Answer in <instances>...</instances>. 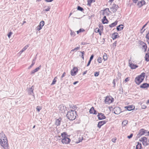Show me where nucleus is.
<instances>
[{
  "mask_svg": "<svg viewBox=\"0 0 149 149\" xmlns=\"http://www.w3.org/2000/svg\"><path fill=\"white\" fill-rule=\"evenodd\" d=\"M0 144L4 149H8V144L7 138L3 132L0 133Z\"/></svg>",
  "mask_w": 149,
  "mask_h": 149,
  "instance_id": "nucleus-1",
  "label": "nucleus"
},
{
  "mask_svg": "<svg viewBox=\"0 0 149 149\" xmlns=\"http://www.w3.org/2000/svg\"><path fill=\"white\" fill-rule=\"evenodd\" d=\"M76 112L72 110L68 112L66 116L70 120H73L76 118Z\"/></svg>",
  "mask_w": 149,
  "mask_h": 149,
  "instance_id": "nucleus-2",
  "label": "nucleus"
},
{
  "mask_svg": "<svg viewBox=\"0 0 149 149\" xmlns=\"http://www.w3.org/2000/svg\"><path fill=\"white\" fill-rule=\"evenodd\" d=\"M145 77V73H143L135 78V82L138 85H139L144 80Z\"/></svg>",
  "mask_w": 149,
  "mask_h": 149,
  "instance_id": "nucleus-3",
  "label": "nucleus"
},
{
  "mask_svg": "<svg viewBox=\"0 0 149 149\" xmlns=\"http://www.w3.org/2000/svg\"><path fill=\"white\" fill-rule=\"evenodd\" d=\"M66 135V134L65 132H63L61 134V136L63 138L61 140V142L63 144H68L69 143L70 141V139L68 138Z\"/></svg>",
  "mask_w": 149,
  "mask_h": 149,
  "instance_id": "nucleus-4",
  "label": "nucleus"
},
{
  "mask_svg": "<svg viewBox=\"0 0 149 149\" xmlns=\"http://www.w3.org/2000/svg\"><path fill=\"white\" fill-rule=\"evenodd\" d=\"M139 46L142 49L144 50V52H146L147 48L146 44L143 42L141 40L139 41Z\"/></svg>",
  "mask_w": 149,
  "mask_h": 149,
  "instance_id": "nucleus-5",
  "label": "nucleus"
},
{
  "mask_svg": "<svg viewBox=\"0 0 149 149\" xmlns=\"http://www.w3.org/2000/svg\"><path fill=\"white\" fill-rule=\"evenodd\" d=\"M113 99L111 97H107L105 100V102L106 104H110L113 101Z\"/></svg>",
  "mask_w": 149,
  "mask_h": 149,
  "instance_id": "nucleus-6",
  "label": "nucleus"
},
{
  "mask_svg": "<svg viewBox=\"0 0 149 149\" xmlns=\"http://www.w3.org/2000/svg\"><path fill=\"white\" fill-rule=\"evenodd\" d=\"M78 69L76 67H74L71 71V75L72 76H75L78 72Z\"/></svg>",
  "mask_w": 149,
  "mask_h": 149,
  "instance_id": "nucleus-7",
  "label": "nucleus"
},
{
  "mask_svg": "<svg viewBox=\"0 0 149 149\" xmlns=\"http://www.w3.org/2000/svg\"><path fill=\"white\" fill-rule=\"evenodd\" d=\"M118 8V6L115 4H113L111 8V11L113 13L116 12Z\"/></svg>",
  "mask_w": 149,
  "mask_h": 149,
  "instance_id": "nucleus-8",
  "label": "nucleus"
},
{
  "mask_svg": "<svg viewBox=\"0 0 149 149\" xmlns=\"http://www.w3.org/2000/svg\"><path fill=\"white\" fill-rule=\"evenodd\" d=\"M113 113L116 114H119L121 112L120 108L118 107H116L113 109Z\"/></svg>",
  "mask_w": 149,
  "mask_h": 149,
  "instance_id": "nucleus-9",
  "label": "nucleus"
},
{
  "mask_svg": "<svg viewBox=\"0 0 149 149\" xmlns=\"http://www.w3.org/2000/svg\"><path fill=\"white\" fill-rule=\"evenodd\" d=\"M140 141H142L143 144L144 146H146L148 145L147 139L145 137H143L141 138Z\"/></svg>",
  "mask_w": 149,
  "mask_h": 149,
  "instance_id": "nucleus-10",
  "label": "nucleus"
},
{
  "mask_svg": "<svg viewBox=\"0 0 149 149\" xmlns=\"http://www.w3.org/2000/svg\"><path fill=\"white\" fill-rule=\"evenodd\" d=\"M59 108L60 112L62 113L64 112L66 109V107L63 105H60Z\"/></svg>",
  "mask_w": 149,
  "mask_h": 149,
  "instance_id": "nucleus-11",
  "label": "nucleus"
},
{
  "mask_svg": "<svg viewBox=\"0 0 149 149\" xmlns=\"http://www.w3.org/2000/svg\"><path fill=\"white\" fill-rule=\"evenodd\" d=\"M33 88L32 87L29 88L28 90V92L29 94L32 95L33 96V100L35 99V96L34 95L33 93Z\"/></svg>",
  "mask_w": 149,
  "mask_h": 149,
  "instance_id": "nucleus-12",
  "label": "nucleus"
},
{
  "mask_svg": "<svg viewBox=\"0 0 149 149\" xmlns=\"http://www.w3.org/2000/svg\"><path fill=\"white\" fill-rule=\"evenodd\" d=\"M147 131L146 130H145L143 129H142L140 131L139 133L138 134V136H140L144 134L147 133Z\"/></svg>",
  "mask_w": 149,
  "mask_h": 149,
  "instance_id": "nucleus-13",
  "label": "nucleus"
},
{
  "mask_svg": "<svg viewBox=\"0 0 149 149\" xmlns=\"http://www.w3.org/2000/svg\"><path fill=\"white\" fill-rule=\"evenodd\" d=\"M97 117L99 120L104 119L106 118L104 114L102 113H99L97 115Z\"/></svg>",
  "mask_w": 149,
  "mask_h": 149,
  "instance_id": "nucleus-14",
  "label": "nucleus"
},
{
  "mask_svg": "<svg viewBox=\"0 0 149 149\" xmlns=\"http://www.w3.org/2000/svg\"><path fill=\"white\" fill-rule=\"evenodd\" d=\"M106 121L105 120H103L100 121L97 125V127L99 128H100L101 126L103 125L104 124L106 123Z\"/></svg>",
  "mask_w": 149,
  "mask_h": 149,
  "instance_id": "nucleus-15",
  "label": "nucleus"
},
{
  "mask_svg": "<svg viewBox=\"0 0 149 149\" xmlns=\"http://www.w3.org/2000/svg\"><path fill=\"white\" fill-rule=\"evenodd\" d=\"M119 37L118 34L117 32L113 33L112 35V38L113 40L115 39L116 38Z\"/></svg>",
  "mask_w": 149,
  "mask_h": 149,
  "instance_id": "nucleus-16",
  "label": "nucleus"
},
{
  "mask_svg": "<svg viewBox=\"0 0 149 149\" xmlns=\"http://www.w3.org/2000/svg\"><path fill=\"white\" fill-rule=\"evenodd\" d=\"M140 87L143 88H147L149 87V84L147 83H143L140 86Z\"/></svg>",
  "mask_w": 149,
  "mask_h": 149,
  "instance_id": "nucleus-17",
  "label": "nucleus"
},
{
  "mask_svg": "<svg viewBox=\"0 0 149 149\" xmlns=\"http://www.w3.org/2000/svg\"><path fill=\"white\" fill-rule=\"evenodd\" d=\"M61 119V118H59L58 119L56 120L55 121V124L57 125H59L60 124Z\"/></svg>",
  "mask_w": 149,
  "mask_h": 149,
  "instance_id": "nucleus-18",
  "label": "nucleus"
},
{
  "mask_svg": "<svg viewBox=\"0 0 149 149\" xmlns=\"http://www.w3.org/2000/svg\"><path fill=\"white\" fill-rule=\"evenodd\" d=\"M29 45H27L25 46L19 52V53L21 54L24 51H25L29 47Z\"/></svg>",
  "mask_w": 149,
  "mask_h": 149,
  "instance_id": "nucleus-19",
  "label": "nucleus"
},
{
  "mask_svg": "<svg viewBox=\"0 0 149 149\" xmlns=\"http://www.w3.org/2000/svg\"><path fill=\"white\" fill-rule=\"evenodd\" d=\"M124 27L123 25L121 24L120 25L117 27V29L118 31H120L122 30Z\"/></svg>",
  "mask_w": 149,
  "mask_h": 149,
  "instance_id": "nucleus-20",
  "label": "nucleus"
},
{
  "mask_svg": "<svg viewBox=\"0 0 149 149\" xmlns=\"http://www.w3.org/2000/svg\"><path fill=\"white\" fill-rule=\"evenodd\" d=\"M96 111L94 110L93 107H92L89 111V112L90 113H92L93 114H96Z\"/></svg>",
  "mask_w": 149,
  "mask_h": 149,
  "instance_id": "nucleus-21",
  "label": "nucleus"
},
{
  "mask_svg": "<svg viewBox=\"0 0 149 149\" xmlns=\"http://www.w3.org/2000/svg\"><path fill=\"white\" fill-rule=\"evenodd\" d=\"M145 58L147 61H149V48L148 50V53L146 54L145 56Z\"/></svg>",
  "mask_w": 149,
  "mask_h": 149,
  "instance_id": "nucleus-22",
  "label": "nucleus"
},
{
  "mask_svg": "<svg viewBox=\"0 0 149 149\" xmlns=\"http://www.w3.org/2000/svg\"><path fill=\"white\" fill-rule=\"evenodd\" d=\"M108 20L106 18V16H104L102 19V22L103 24H106L107 23Z\"/></svg>",
  "mask_w": 149,
  "mask_h": 149,
  "instance_id": "nucleus-23",
  "label": "nucleus"
},
{
  "mask_svg": "<svg viewBox=\"0 0 149 149\" xmlns=\"http://www.w3.org/2000/svg\"><path fill=\"white\" fill-rule=\"evenodd\" d=\"M40 68V66L39 67L35 69L32 71L31 72V74H34V73L37 72L39 70Z\"/></svg>",
  "mask_w": 149,
  "mask_h": 149,
  "instance_id": "nucleus-24",
  "label": "nucleus"
},
{
  "mask_svg": "<svg viewBox=\"0 0 149 149\" xmlns=\"http://www.w3.org/2000/svg\"><path fill=\"white\" fill-rule=\"evenodd\" d=\"M137 143V144L136 145V149H141V143L138 142Z\"/></svg>",
  "mask_w": 149,
  "mask_h": 149,
  "instance_id": "nucleus-25",
  "label": "nucleus"
},
{
  "mask_svg": "<svg viewBox=\"0 0 149 149\" xmlns=\"http://www.w3.org/2000/svg\"><path fill=\"white\" fill-rule=\"evenodd\" d=\"M117 21H115L114 22L112 23L111 24H110L109 25V26L110 27H113L114 26H115L116 25H117Z\"/></svg>",
  "mask_w": 149,
  "mask_h": 149,
  "instance_id": "nucleus-26",
  "label": "nucleus"
},
{
  "mask_svg": "<svg viewBox=\"0 0 149 149\" xmlns=\"http://www.w3.org/2000/svg\"><path fill=\"white\" fill-rule=\"evenodd\" d=\"M95 32L96 33H99V34L100 35H101V30H100V29L97 28H96L95 29Z\"/></svg>",
  "mask_w": 149,
  "mask_h": 149,
  "instance_id": "nucleus-27",
  "label": "nucleus"
},
{
  "mask_svg": "<svg viewBox=\"0 0 149 149\" xmlns=\"http://www.w3.org/2000/svg\"><path fill=\"white\" fill-rule=\"evenodd\" d=\"M128 111H131L133 109V107L131 106H128L125 107Z\"/></svg>",
  "mask_w": 149,
  "mask_h": 149,
  "instance_id": "nucleus-28",
  "label": "nucleus"
},
{
  "mask_svg": "<svg viewBox=\"0 0 149 149\" xmlns=\"http://www.w3.org/2000/svg\"><path fill=\"white\" fill-rule=\"evenodd\" d=\"M44 21H42L40 22L39 25L38 26L42 28V27L44 26Z\"/></svg>",
  "mask_w": 149,
  "mask_h": 149,
  "instance_id": "nucleus-29",
  "label": "nucleus"
},
{
  "mask_svg": "<svg viewBox=\"0 0 149 149\" xmlns=\"http://www.w3.org/2000/svg\"><path fill=\"white\" fill-rule=\"evenodd\" d=\"M107 56L106 54L104 53L103 56V59L104 61L106 60L107 59Z\"/></svg>",
  "mask_w": 149,
  "mask_h": 149,
  "instance_id": "nucleus-30",
  "label": "nucleus"
},
{
  "mask_svg": "<svg viewBox=\"0 0 149 149\" xmlns=\"http://www.w3.org/2000/svg\"><path fill=\"white\" fill-rule=\"evenodd\" d=\"M128 121L127 120H125L123 121L122 122V125L123 126H125L127 123Z\"/></svg>",
  "mask_w": 149,
  "mask_h": 149,
  "instance_id": "nucleus-31",
  "label": "nucleus"
},
{
  "mask_svg": "<svg viewBox=\"0 0 149 149\" xmlns=\"http://www.w3.org/2000/svg\"><path fill=\"white\" fill-rule=\"evenodd\" d=\"M83 139V137L82 136H80L79 138V141L77 142V143H78L82 141Z\"/></svg>",
  "mask_w": 149,
  "mask_h": 149,
  "instance_id": "nucleus-32",
  "label": "nucleus"
},
{
  "mask_svg": "<svg viewBox=\"0 0 149 149\" xmlns=\"http://www.w3.org/2000/svg\"><path fill=\"white\" fill-rule=\"evenodd\" d=\"M79 47H77L74 48V49H73L71 50L70 52L71 53L72 52L77 51V50L79 49Z\"/></svg>",
  "mask_w": 149,
  "mask_h": 149,
  "instance_id": "nucleus-33",
  "label": "nucleus"
},
{
  "mask_svg": "<svg viewBox=\"0 0 149 149\" xmlns=\"http://www.w3.org/2000/svg\"><path fill=\"white\" fill-rule=\"evenodd\" d=\"M84 31V30L83 29H81L77 31V34H79V33H80L82 32H83Z\"/></svg>",
  "mask_w": 149,
  "mask_h": 149,
  "instance_id": "nucleus-34",
  "label": "nucleus"
},
{
  "mask_svg": "<svg viewBox=\"0 0 149 149\" xmlns=\"http://www.w3.org/2000/svg\"><path fill=\"white\" fill-rule=\"evenodd\" d=\"M56 77H55L54 79L53 80V81L52 84H51V85L54 84L56 82Z\"/></svg>",
  "mask_w": 149,
  "mask_h": 149,
  "instance_id": "nucleus-35",
  "label": "nucleus"
},
{
  "mask_svg": "<svg viewBox=\"0 0 149 149\" xmlns=\"http://www.w3.org/2000/svg\"><path fill=\"white\" fill-rule=\"evenodd\" d=\"M102 58L101 57H99L98 59H97V61L99 63H101L102 62Z\"/></svg>",
  "mask_w": 149,
  "mask_h": 149,
  "instance_id": "nucleus-36",
  "label": "nucleus"
},
{
  "mask_svg": "<svg viewBox=\"0 0 149 149\" xmlns=\"http://www.w3.org/2000/svg\"><path fill=\"white\" fill-rule=\"evenodd\" d=\"M70 35L71 36L74 37L75 36V33L72 31H71V33H70Z\"/></svg>",
  "mask_w": 149,
  "mask_h": 149,
  "instance_id": "nucleus-37",
  "label": "nucleus"
},
{
  "mask_svg": "<svg viewBox=\"0 0 149 149\" xmlns=\"http://www.w3.org/2000/svg\"><path fill=\"white\" fill-rule=\"evenodd\" d=\"M42 29L40 27L38 26L36 28V30L38 31H40Z\"/></svg>",
  "mask_w": 149,
  "mask_h": 149,
  "instance_id": "nucleus-38",
  "label": "nucleus"
},
{
  "mask_svg": "<svg viewBox=\"0 0 149 149\" xmlns=\"http://www.w3.org/2000/svg\"><path fill=\"white\" fill-rule=\"evenodd\" d=\"M131 69H135L137 68L138 66H129Z\"/></svg>",
  "mask_w": 149,
  "mask_h": 149,
  "instance_id": "nucleus-39",
  "label": "nucleus"
},
{
  "mask_svg": "<svg viewBox=\"0 0 149 149\" xmlns=\"http://www.w3.org/2000/svg\"><path fill=\"white\" fill-rule=\"evenodd\" d=\"M77 10H80L81 11H82L84 10L81 7H80V6H78Z\"/></svg>",
  "mask_w": 149,
  "mask_h": 149,
  "instance_id": "nucleus-40",
  "label": "nucleus"
},
{
  "mask_svg": "<svg viewBox=\"0 0 149 149\" xmlns=\"http://www.w3.org/2000/svg\"><path fill=\"white\" fill-rule=\"evenodd\" d=\"M93 0H88V5L90 6L91 3L92 2Z\"/></svg>",
  "mask_w": 149,
  "mask_h": 149,
  "instance_id": "nucleus-41",
  "label": "nucleus"
},
{
  "mask_svg": "<svg viewBox=\"0 0 149 149\" xmlns=\"http://www.w3.org/2000/svg\"><path fill=\"white\" fill-rule=\"evenodd\" d=\"M36 109L39 112L41 109V107L40 106H38L36 107Z\"/></svg>",
  "mask_w": 149,
  "mask_h": 149,
  "instance_id": "nucleus-42",
  "label": "nucleus"
},
{
  "mask_svg": "<svg viewBox=\"0 0 149 149\" xmlns=\"http://www.w3.org/2000/svg\"><path fill=\"white\" fill-rule=\"evenodd\" d=\"M99 72H95L94 73V76L95 77H97L99 75Z\"/></svg>",
  "mask_w": 149,
  "mask_h": 149,
  "instance_id": "nucleus-43",
  "label": "nucleus"
},
{
  "mask_svg": "<svg viewBox=\"0 0 149 149\" xmlns=\"http://www.w3.org/2000/svg\"><path fill=\"white\" fill-rule=\"evenodd\" d=\"M116 139H116V137H114L112 139L111 141H112V142H113V143H115L116 142Z\"/></svg>",
  "mask_w": 149,
  "mask_h": 149,
  "instance_id": "nucleus-44",
  "label": "nucleus"
},
{
  "mask_svg": "<svg viewBox=\"0 0 149 149\" xmlns=\"http://www.w3.org/2000/svg\"><path fill=\"white\" fill-rule=\"evenodd\" d=\"M137 5L139 6V7H141L143 6L142 4H141V3H140V1H139L138 2V3H137Z\"/></svg>",
  "mask_w": 149,
  "mask_h": 149,
  "instance_id": "nucleus-45",
  "label": "nucleus"
},
{
  "mask_svg": "<svg viewBox=\"0 0 149 149\" xmlns=\"http://www.w3.org/2000/svg\"><path fill=\"white\" fill-rule=\"evenodd\" d=\"M13 33L11 32H10L8 35V37L9 38H10L12 34Z\"/></svg>",
  "mask_w": 149,
  "mask_h": 149,
  "instance_id": "nucleus-46",
  "label": "nucleus"
},
{
  "mask_svg": "<svg viewBox=\"0 0 149 149\" xmlns=\"http://www.w3.org/2000/svg\"><path fill=\"white\" fill-rule=\"evenodd\" d=\"M50 9V7H48L46 9L44 10L46 11H49Z\"/></svg>",
  "mask_w": 149,
  "mask_h": 149,
  "instance_id": "nucleus-47",
  "label": "nucleus"
},
{
  "mask_svg": "<svg viewBox=\"0 0 149 149\" xmlns=\"http://www.w3.org/2000/svg\"><path fill=\"white\" fill-rule=\"evenodd\" d=\"M36 58H35L33 60L32 63L31 65H33L35 64V61L36 60Z\"/></svg>",
  "mask_w": 149,
  "mask_h": 149,
  "instance_id": "nucleus-48",
  "label": "nucleus"
},
{
  "mask_svg": "<svg viewBox=\"0 0 149 149\" xmlns=\"http://www.w3.org/2000/svg\"><path fill=\"white\" fill-rule=\"evenodd\" d=\"M140 3H141V4H142L143 5H144L145 3V1L144 0H141L140 1Z\"/></svg>",
  "mask_w": 149,
  "mask_h": 149,
  "instance_id": "nucleus-49",
  "label": "nucleus"
},
{
  "mask_svg": "<svg viewBox=\"0 0 149 149\" xmlns=\"http://www.w3.org/2000/svg\"><path fill=\"white\" fill-rule=\"evenodd\" d=\"M117 42L115 41L113 44V47H116V45Z\"/></svg>",
  "mask_w": 149,
  "mask_h": 149,
  "instance_id": "nucleus-50",
  "label": "nucleus"
},
{
  "mask_svg": "<svg viewBox=\"0 0 149 149\" xmlns=\"http://www.w3.org/2000/svg\"><path fill=\"white\" fill-rule=\"evenodd\" d=\"M141 107L143 109H145L146 108V106L145 105H141Z\"/></svg>",
  "mask_w": 149,
  "mask_h": 149,
  "instance_id": "nucleus-51",
  "label": "nucleus"
},
{
  "mask_svg": "<svg viewBox=\"0 0 149 149\" xmlns=\"http://www.w3.org/2000/svg\"><path fill=\"white\" fill-rule=\"evenodd\" d=\"M146 38H147V39H149V31L146 34Z\"/></svg>",
  "mask_w": 149,
  "mask_h": 149,
  "instance_id": "nucleus-52",
  "label": "nucleus"
},
{
  "mask_svg": "<svg viewBox=\"0 0 149 149\" xmlns=\"http://www.w3.org/2000/svg\"><path fill=\"white\" fill-rule=\"evenodd\" d=\"M93 57H94V55L93 54L91 55V56L89 60H90V61H91L93 59Z\"/></svg>",
  "mask_w": 149,
  "mask_h": 149,
  "instance_id": "nucleus-53",
  "label": "nucleus"
},
{
  "mask_svg": "<svg viewBox=\"0 0 149 149\" xmlns=\"http://www.w3.org/2000/svg\"><path fill=\"white\" fill-rule=\"evenodd\" d=\"M133 136V134H131L130 136H127V138L129 139H130Z\"/></svg>",
  "mask_w": 149,
  "mask_h": 149,
  "instance_id": "nucleus-54",
  "label": "nucleus"
},
{
  "mask_svg": "<svg viewBox=\"0 0 149 149\" xmlns=\"http://www.w3.org/2000/svg\"><path fill=\"white\" fill-rule=\"evenodd\" d=\"M65 74H66V73H65V72H64L63 73V74H62V76L61 77V79H62L63 77H64L65 76ZM61 79L62 80V79Z\"/></svg>",
  "mask_w": 149,
  "mask_h": 149,
  "instance_id": "nucleus-55",
  "label": "nucleus"
},
{
  "mask_svg": "<svg viewBox=\"0 0 149 149\" xmlns=\"http://www.w3.org/2000/svg\"><path fill=\"white\" fill-rule=\"evenodd\" d=\"M129 79H128V77H127V78H126L125 80V82H127L128 81H129Z\"/></svg>",
  "mask_w": 149,
  "mask_h": 149,
  "instance_id": "nucleus-56",
  "label": "nucleus"
},
{
  "mask_svg": "<svg viewBox=\"0 0 149 149\" xmlns=\"http://www.w3.org/2000/svg\"><path fill=\"white\" fill-rule=\"evenodd\" d=\"M53 0H45V1L47 2H51Z\"/></svg>",
  "mask_w": 149,
  "mask_h": 149,
  "instance_id": "nucleus-57",
  "label": "nucleus"
},
{
  "mask_svg": "<svg viewBox=\"0 0 149 149\" xmlns=\"http://www.w3.org/2000/svg\"><path fill=\"white\" fill-rule=\"evenodd\" d=\"M138 0H133V2L135 3H136L137 2Z\"/></svg>",
  "mask_w": 149,
  "mask_h": 149,
  "instance_id": "nucleus-58",
  "label": "nucleus"
},
{
  "mask_svg": "<svg viewBox=\"0 0 149 149\" xmlns=\"http://www.w3.org/2000/svg\"><path fill=\"white\" fill-rule=\"evenodd\" d=\"M113 83L114 84V87L115 86V79H114L113 81Z\"/></svg>",
  "mask_w": 149,
  "mask_h": 149,
  "instance_id": "nucleus-59",
  "label": "nucleus"
},
{
  "mask_svg": "<svg viewBox=\"0 0 149 149\" xmlns=\"http://www.w3.org/2000/svg\"><path fill=\"white\" fill-rule=\"evenodd\" d=\"M147 23L145 25H144L143 27H142V29H143L144 28H145V26H146V25H147Z\"/></svg>",
  "mask_w": 149,
  "mask_h": 149,
  "instance_id": "nucleus-60",
  "label": "nucleus"
},
{
  "mask_svg": "<svg viewBox=\"0 0 149 149\" xmlns=\"http://www.w3.org/2000/svg\"><path fill=\"white\" fill-rule=\"evenodd\" d=\"M78 81H75L73 83V84L74 85H75L76 84H77V83H78Z\"/></svg>",
  "mask_w": 149,
  "mask_h": 149,
  "instance_id": "nucleus-61",
  "label": "nucleus"
},
{
  "mask_svg": "<svg viewBox=\"0 0 149 149\" xmlns=\"http://www.w3.org/2000/svg\"><path fill=\"white\" fill-rule=\"evenodd\" d=\"M91 61H90V60H89L88 64H87V65H89L90 63H91Z\"/></svg>",
  "mask_w": 149,
  "mask_h": 149,
  "instance_id": "nucleus-62",
  "label": "nucleus"
},
{
  "mask_svg": "<svg viewBox=\"0 0 149 149\" xmlns=\"http://www.w3.org/2000/svg\"><path fill=\"white\" fill-rule=\"evenodd\" d=\"M87 72V71H86L84 72L83 73V75H84L85 74H86Z\"/></svg>",
  "mask_w": 149,
  "mask_h": 149,
  "instance_id": "nucleus-63",
  "label": "nucleus"
},
{
  "mask_svg": "<svg viewBox=\"0 0 149 149\" xmlns=\"http://www.w3.org/2000/svg\"><path fill=\"white\" fill-rule=\"evenodd\" d=\"M81 52L82 53V55H84V51Z\"/></svg>",
  "mask_w": 149,
  "mask_h": 149,
  "instance_id": "nucleus-64",
  "label": "nucleus"
}]
</instances>
